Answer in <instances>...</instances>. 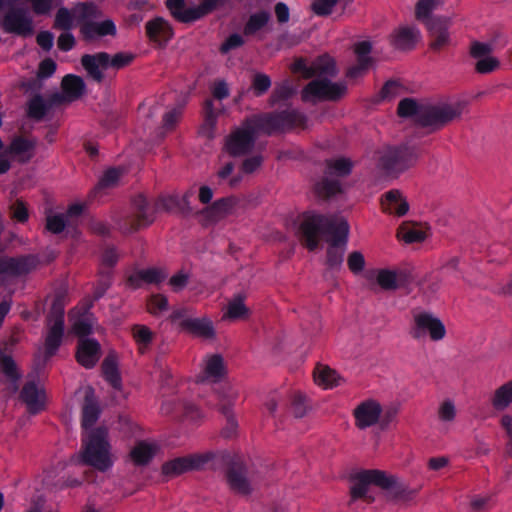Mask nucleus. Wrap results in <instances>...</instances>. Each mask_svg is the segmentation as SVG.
<instances>
[{
  "label": "nucleus",
  "mask_w": 512,
  "mask_h": 512,
  "mask_svg": "<svg viewBox=\"0 0 512 512\" xmlns=\"http://www.w3.org/2000/svg\"><path fill=\"white\" fill-rule=\"evenodd\" d=\"M56 70V63L52 59H45L39 65L38 75L41 78L50 77Z\"/></svg>",
  "instance_id": "774afa93"
},
{
  "label": "nucleus",
  "mask_w": 512,
  "mask_h": 512,
  "mask_svg": "<svg viewBox=\"0 0 512 512\" xmlns=\"http://www.w3.org/2000/svg\"><path fill=\"white\" fill-rule=\"evenodd\" d=\"M46 113V103L40 96L32 98L27 107V114L34 119H41Z\"/></svg>",
  "instance_id": "603ef678"
},
{
  "label": "nucleus",
  "mask_w": 512,
  "mask_h": 512,
  "mask_svg": "<svg viewBox=\"0 0 512 512\" xmlns=\"http://www.w3.org/2000/svg\"><path fill=\"white\" fill-rule=\"evenodd\" d=\"M102 371L105 379L115 388H121V378L119 375L117 361L115 356L109 355L102 364Z\"/></svg>",
  "instance_id": "c03bdc74"
},
{
  "label": "nucleus",
  "mask_w": 512,
  "mask_h": 512,
  "mask_svg": "<svg viewBox=\"0 0 512 512\" xmlns=\"http://www.w3.org/2000/svg\"><path fill=\"white\" fill-rule=\"evenodd\" d=\"M376 281L384 290H395L398 287V277L394 270L381 269L377 271Z\"/></svg>",
  "instance_id": "3c124183"
},
{
  "label": "nucleus",
  "mask_w": 512,
  "mask_h": 512,
  "mask_svg": "<svg viewBox=\"0 0 512 512\" xmlns=\"http://www.w3.org/2000/svg\"><path fill=\"white\" fill-rule=\"evenodd\" d=\"M133 57L130 54L125 53H118L115 54L113 57H110L108 55V63H107V69L109 67L120 69L126 65H128L132 61Z\"/></svg>",
  "instance_id": "0e129e2a"
},
{
  "label": "nucleus",
  "mask_w": 512,
  "mask_h": 512,
  "mask_svg": "<svg viewBox=\"0 0 512 512\" xmlns=\"http://www.w3.org/2000/svg\"><path fill=\"white\" fill-rule=\"evenodd\" d=\"M100 16V10L92 3H81L76 5L71 11L67 8H60L55 17V27L68 31L74 27L75 22H83L90 18Z\"/></svg>",
  "instance_id": "9b49d317"
},
{
  "label": "nucleus",
  "mask_w": 512,
  "mask_h": 512,
  "mask_svg": "<svg viewBox=\"0 0 512 512\" xmlns=\"http://www.w3.org/2000/svg\"><path fill=\"white\" fill-rule=\"evenodd\" d=\"M158 451V446L152 441H140L130 451V458L135 465L148 464Z\"/></svg>",
  "instance_id": "f704fd0d"
},
{
  "label": "nucleus",
  "mask_w": 512,
  "mask_h": 512,
  "mask_svg": "<svg viewBox=\"0 0 512 512\" xmlns=\"http://www.w3.org/2000/svg\"><path fill=\"white\" fill-rule=\"evenodd\" d=\"M291 69L305 78L317 77L311 81L302 92L305 101L337 100L347 92L344 82H333L328 77L337 73L334 59L328 55L318 57L310 66L303 59L296 60Z\"/></svg>",
  "instance_id": "f03ea898"
},
{
  "label": "nucleus",
  "mask_w": 512,
  "mask_h": 512,
  "mask_svg": "<svg viewBox=\"0 0 512 512\" xmlns=\"http://www.w3.org/2000/svg\"><path fill=\"white\" fill-rule=\"evenodd\" d=\"M280 128V116L262 115L246 120L226 137L224 150L232 156L247 154L254 147L259 132L271 134Z\"/></svg>",
  "instance_id": "20e7f679"
},
{
  "label": "nucleus",
  "mask_w": 512,
  "mask_h": 512,
  "mask_svg": "<svg viewBox=\"0 0 512 512\" xmlns=\"http://www.w3.org/2000/svg\"><path fill=\"white\" fill-rule=\"evenodd\" d=\"M148 311L153 315H158L167 310L168 301L162 295H154L150 298L147 304Z\"/></svg>",
  "instance_id": "bf43d9fd"
},
{
  "label": "nucleus",
  "mask_w": 512,
  "mask_h": 512,
  "mask_svg": "<svg viewBox=\"0 0 512 512\" xmlns=\"http://www.w3.org/2000/svg\"><path fill=\"white\" fill-rule=\"evenodd\" d=\"M364 255L359 251H353L348 255L347 265L349 270L354 274L361 273L365 268Z\"/></svg>",
  "instance_id": "6e6d98bb"
},
{
  "label": "nucleus",
  "mask_w": 512,
  "mask_h": 512,
  "mask_svg": "<svg viewBox=\"0 0 512 512\" xmlns=\"http://www.w3.org/2000/svg\"><path fill=\"white\" fill-rule=\"evenodd\" d=\"M64 302L62 299L54 301L47 319V335L45 338V352L52 356L59 348L64 334Z\"/></svg>",
  "instance_id": "1a4fd4ad"
},
{
  "label": "nucleus",
  "mask_w": 512,
  "mask_h": 512,
  "mask_svg": "<svg viewBox=\"0 0 512 512\" xmlns=\"http://www.w3.org/2000/svg\"><path fill=\"white\" fill-rule=\"evenodd\" d=\"M458 409L454 399L445 398L439 402L436 409V421L442 432H448L455 424Z\"/></svg>",
  "instance_id": "5701e85b"
},
{
  "label": "nucleus",
  "mask_w": 512,
  "mask_h": 512,
  "mask_svg": "<svg viewBox=\"0 0 512 512\" xmlns=\"http://www.w3.org/2000/svg\"><path fill=\"white\" fill-rule=\"evenodd\" d=\"M471 55L477 59L476 70L479 73L486 74L496 70L500 62L491 55L492 45L487 43L475 42L471 45Z\"/></svg>",
  "instance_id": "f3484780"
},
{
  "label": "nucleus",
  "mask_w": 512,
  "mask_h": 512,
  "mask_svg": "<svg viewBox=\"0 0 512 512\" xmlns=\"http://www.w3.org/2000/svg\"><path fill=\"white\" fill-rule=\"evenodd\" d=\"M234 170V164L230 161H222L220 167L217 170V178L220 182H225L231 188L239 185L242 180L240 175H232Z\"/></svg>",
  "instance_id": "49530a36"
},
{
  "label": "nucleus",
  "mask_w": 512,
  "mask_h": 512,
  "mask_svg": "<svg viewBox=\"0 0 512 512\" xmlns=\"http://www.w3.org/2000/svg\"><path fill=\"white\" fill-rule=\"evenodd\" d=\"M352 162L347 158H334L326 163L324 177L315 186L316 192L322 197L336 195L342 191L340 178L350 174Z\"/></svg>",
  "instance_id": "6e6552de"
},
{
  "label": "nucleus",
  "mask_w": 512,
  "mask_h": 512,
  "mask_svg": "<svg viewBox=\"0 0 512 512\" xmlns=\"http://www.w3.org/2000/svg\"><path fill=\"white\" fill-rule=\"evenodd\" d=\"M35 143L24 138H16L10 146L9 153L20 162H26L32 158Z\"/></svg>",
  "instance_id": "37998d69"
},
{
  "label": "nucleus",
  "mask_w": 512,
  "mask_h": 512,
  "mask_svg": "<svg viewBox=\"0 0 512 512\" xmlns=\"http://www.w3.org/2000/svg\"><path fill=\"white\" fill-rule=\"evenodd\" d=\"M72 331L81 338L90 334L93 329L94 319L89 314H83L79 318L74 319V314L71 313Z\"/></svg>",
  "instance_id": "8fccbe9b"
},
{
  "label": "nucleus",
  "mask_w": 512,
  "mask_h": 512,
  "mask_svg": "<svg viewBox=\"0 0 512 512\" xmlns=\"http://www.w3.org/2000/svg\"><path fill=\"white\" fill-rule=\"evenodd\" d=\"M37 266V259L33 256L22 258H0V274L18 276L28 273Z\"/></svg>",
  "instance_id": "412c9836"
},
{
  "label": "nucleus",
  "mask_w": 512,
  "mask_h": 512,
  "mask_svg": "<svg viewBox=\"0 0 512 512\" xmlns=\"http://www.w3.org/2000/svg\"><path fill=\"white\" fill-rule=\"evenodd\" d=\"M382 412V406L377 400L361 401L353 410L355 426L360 430L375 426L379 422Z\"/></svg>",
  "instance_id": "4468645a"
},
{
  "label": "nucleus",
  "mask_w": 512,
  "mask_h": 512,
  "mask_svg": "<svg viewBox=\"0 0 512 512\" xmlns=\"http://www.w3.org/2000/svg\"><path fill=\"white\" fill-rule=\"evenodd\" d=\"M79 462L91 466L100 472L110 470L115 462L108 431L98 427L82 435V447L77 456Z\"/></svg>",
  "instance_id": "39448f33"
},
{
  "label": "nucleus",
  "mask_w": 512,
  "mask_h": 512,
  "mask_svg": "<svg viewBox=\"0 0 512 512\" xmlns=\"http://www.w3.org/2000/svg\"><path fill=\"white\" fill-rule=\"evenodd\" d=\"M338 0H315L312 3V9L317 15H328Z\"/></svg>",
  "instance_id": "e2e57ef3"
},
{
  "label": "nucleus",
  "mask_w": 512,
  "mask_h": 512,
  "mask_svg": "<svg viewBox=\"0 0 512 512\" xmlns=\"http://www.w3.org/2000/svg\"><path fill=\"white\" fill-rule=\"evenodd\" d=\"M67 223V216L63 214H51L47 216L46 228L48 231L58 234L62 232Z\"/></svg>",
  "instance_id": "5fc2aeb1"
},
{
  "label": "nucleus",
  "mask_w": 512,
  "mask_h": 512,
  "mask_svg": "<svg viewBox=\"0 0 512 512\" xmlns=\"http://www.w3.org/2000/svg\"><path fill=\"white\" fill-rule=\"evenodd\" d=\"M262 164L261 156H252L244 160L242 164V171L244 173H253L255 172Z\"/></svg>",
  "instance_id": "338daca9"
},
{
  "label": "nucleus",
  "mask_w": 512,
  "mask_h": 512,
  "mask_svg": "<svg viewBox=\"0 0 512 512\" xmlns=\"http://www.w3.org/2000/svg\"><path fill=\"white\" fill-rule=\"evenodd\" d=\"M377 486L388 490L392 488H400L398 486V478L378 469L362 470L357 472L352 478L350 494L353 499L369 498L370 486Z\"/></svg>",
  "instance_id": "0eeeda50"
},
{
  "label": "nucleus",
  "mask_w": 512,
  "mask_h": 512,
  "mask_svg": "<svg viewBox=\"0 0 512 512\" xmlns=\"http://www.w3.org/2000/svg\"><path fill=\"white\" fill-rule=\"evenodd\" d=\"M146 33L151 41L159 45L166 43L173 36L170 25L162 18L148 21L146 23Z\"/></svg>",
  "instance_id": "2f4dec72"
},
{
  "label": "nucleus",
  "mask_w": 512,
  "mask_h": 512,
  "mask_svg": "<svg viewBox=\"0 0 512 512\" xmlns=\"http://www.w3.org/2000/svg\"><path fill=\"white\" fill-rule=\"evenodd\" d=\"M299 233L309 250L316 249L319 244V235L325 234L329 244L327 264L330 267H339L342 264L349 234V225L344 218H327L307 212L299 219Z\"/></svg>",
  "instance_id": "f257e3e1"
},
{
  "label": "nucleus",
  "mask_w": 512,
  "mask_h": 512,
  "mask_svg": "<svg viewBox=\"0 0 512 512\" xmlns=\"http://www.w3.org/2000/svg\"><path fill=\"white\" fill-rule=\"evenodd\" d=\"M133 338L141 353H144L153 341V332L145 325H135L132 328Z\"/></svg>",
  "instance_id": "a18cd8bd"
},
{
  "label": "nucleus",
  "mask_w": 512,
  "mask_h": 512,
  "mask_svg": "<svg viewBox=\"0 0 512 512\" xmlns=\"http://www.w3.org/2000/svg\"><path fill=\"white\" fill-rule=\"evenodd\" d=\"M397 238L407 244L418 243L426 238V233L420 225L404 222L398 228Z\"/></svg>",
  "instance_id": "a19ab883"
},
{
  "label": "nucleus",
  "mask_w": 512,
  "mask_h": 512,
  "mask_svg": "<svg viewBox=\"0 0 512 512\" xmlns=\"http://www.w3.org/2000/svg\"><path fill=\"white\" fill-rule=\"evenodd\" d=\"M307 401L306 397L301 394H296L292 401V413L295 417H303L307 412Z\"/></svg>",
  "instance_id": "680f3d73"
},
{
  "label": "nucleus",
  "mask_w": 512,
  "mask_h": 512,
  "mask_svg": "<svg viewBox=\"0 0 512 512\" xmlns=\"http://www.w3.org/2000/svg\"><path fill=\"white\" fill-rule=\"evenodd\" d=\"M420 39V32L415 27H400L391 35L392 44L398 49H411Z\"/></svg>",
  "instance_id": "72a5a7b5"
},
{
  "label": "nucleus",
  "mask_w": 512,
  "mask_h": 512,
  "mask_svg": "<svg viewBox=\"0 0 512 512\" xmlns=\"http://www.w3.org/2000/svg\"><path fill=\"white\" fill-rule=\"evenodd\" d=\"M21 397L32 413H37L44 408L46 396L39 384L28 382L21 392Z\"/></svg>",
  "instance_id": "393cba45"
},
{
  "label": "nucleus",
  "mask_w": 512,
  "mask_h": 512,
  "mask_svg": "<svg viewBox=\"0 0 512 512\" xmlns=\"http://www.w3.org/2000/svg\"><path fill=\"white\" fill-rule=\"evenodd\" d=\"M134 216L130 226H124V232H133L141 227L150 225L155 217L152 209L149 208L146 198L142 195L137 196L133 201Z\"/></svg>",
  "instance_id": "6ab92c4d"
},
{
  "label": "nucleus",
  "mask_w": 512,
  "mask_h": 512,
  "mask_svg": "<svg viewBox=\"0 0 512 512\" xmlns=\"http://www.w3.org/2000/svg\"><path fill=\"white\" fill-rule=\"evenodd\" d=\"M465 107L463 101L429 104L405 98L398 105V114L401 117H411L421 126L436 130L459 118Z\"/></svg>",
  "instance_id": "7ed1b4c3"
},
{
  "label": "nucleus",
  "mask_w": 512,
  "mask_h": 512,
  "mask_svg": "<svg viewBox=\"0 0 512 512\" xmlns=\"http://www.w3.org/2000/svg\"><path fill=\"white\" fill-rule=\"evenodd\" d=\"M426 24L430 38L431 48L440 50L451 44V33L449 31L452 24L450 17H435Z\"/></svg>",
  "instance_id": "dca6fc26"
},
{
  "label": "nucleus",
  "mask_w": 512,
  "mask_h": 512,
  "mask_svg": "<svg viewBox=\"0 0 512 512\" xmlns=\"http://www.w3.org/2000/svg\"><path fill=\"white\" fill-rule=\"evenodd\" d=\"M271 86V80L266 74H256L252 81V88L256 95H262Z\"/></svg>",
  "instance_id": "052dcab7"
},
{
  "label": "nucleus",
  "mask_w": 512,
  "mask_h": 512,
  "mask_svg": "<svg viewBox=\"0 0 512 512\" xmlns=\"http://www.w3.org/2000/svg\"><path fill=\"white\" fill-rule=\"evenodd\" d=\"M81 63L90 77L100 82L103 79V71L107 69L108 54L101 52L95 55H84Z\"/></svg>",
  "instance_id": "c756f323"
},
{
  "label": "nucleus",
  "mask_w": 512,
  "mask_h": 512,
  "mask_svg": "<svg viewBox=\"0 0 512 512\" xmlns=\"http://www.w3.org/2000/svg\"><path fill=\"white\" fill-rule=\"evenodd\" d=\"M182 412V416L189 421H197L203 417L202 412L190 403L176 402L174 399L166 400L161 406V412L164 415H170Z\"/></svg>",
  "instance_id": "c85d7f7f"
},
{
  "label": "nucleus",
  "mask_w": 512,
  "mask_h": 512,
  "mask_svg": "<svg viewBox=\"0 0 512 512\" xmlns=\"http://www.w3.org/2000/svg\"><path fill=\"white\" fill-rule=\"evenodd\" d=\"M240 200L236 197H227L214 202L203 211V216L211 222L217 221L230 214L239 206Z\"/></svg>",
  "instance_id": "bb28decb"
},
{
  "label": "nucleus",
  "mask_w": 512,
  "mask_h": 512,
  "mask_svg": "<svg viewBox=\"0 0 512 512\" xmlns=\"http://www.w3.org/2000/svg\"><path fill=\"white\" fill-rule=\"evenodd\" d=\"M410 336L417 341L440 342L447 334L444 322L432 311L416 308L412 310Z\"/></svg>",
  "instance_id": "423d86ee"
},
{
  "label": "nucleus",
  "mask_w": 512,
  "mask_h": 512,
  "mask_svg": "<svg viewBox=\"0 0 512 512\" xmlns=\"http://www.w3.org/2000/svg\"><path fill=\"white\" fill-rule=\"evenodd\" d=\"M62 88L65 98L72 101L84 94L85 83L79 76L67 75L62 81Z\"/></svg>",
  "instance_id": "79ce46f5"
},
{
  "label": "nucleus",
  "mask_w": 512,
  "mask_h": 512,
  "mask_svg": "<svg viewBox=\"0 0 512 512\" xmlns=\"http://www.w3.org/2000/svg\"><path fill=\"white\" fill-rule=\"evenodd\" d=\"M495 411L502 412L512 404V379L497 387L490 396Z\"/></svg>",
  "instance_id": "e433bc0d"
},
{
  "label": "nucleus",
  "mask_w": 512,
  "mask_h": 512,
  "mask_svg": "<svg viewBox=\"0 0 512 512\" xmlns=\"http://www.w3.org/2000/svg\"><path fill=\"white\" fill-rule=\"evenodd\" d=\"M94 18L83 20V26L81 28L82 34L87 39H94L106 35H114L116 27L111 20H105L103 22H93Z\"/></svg>",
  "instance_id": "473e14b6"
},
{
  "label": "nucleus",
  "mask_w": 512,
  "mask_h": 512,
  "mask_svg": "<svg viewBox=\"0 0 512 512\" xmlns=\"http://www.w3.org/2000/svg\"><path fill=\"white\" fill-rule=\"evenodd\" d=\"M221 410H222L223 414L226 417V425H225V427L222 430V434L226 438H231L237 432L238 423H237L234 415L230 411V409H228L227 407L223 406L221 408Z\"/></svg>",
  "instance_id": "4d7b16f0"
},
{
  "label": "nucleus",
  "mask_w": 512,
  "mask_h": 512,
  "mask_svg": "<svg viewBox=\"0 0 512 512\" xmlns=\"http://www.w3.org/2000/svg\"><path fill=\"white\" fill-rule=\"evenodd\" d=\"M371 48V43L368 41H361L355 44L354 52L357 56L358 64L348 70L349 77H358L369 67Z\"/></svg>",
  "instance_id": "c9c22d12"
},
{
  "label": "nucleus",
  "mask_w": 512,
  "mask_h": 512,
  "mask_svg": "<svg viewBox=\"0 0 512 512\" xmlns=\"http://www.w3.org/2000/svg\"><path fill=\"white\" fill-rule=\"evenodd\" d=\"M418 154L409 147L386 148L379 153V167L388 172H400L411 166Z\"/></svg>",
  "instance_id": "9d476101"
},
{
  "label": "nucleus",
  "mask_w": 512,
  "mask_h": 512,
  "mask_svg": "<svg viewBox=\"0 0 512 512\" xmlns=\"http://www.w3.org/2000/svg\"><path fill=\"white\" fill-rule=\"evenodd\" d=\"M4 28L7 32L28 36L33 33V23L25 10H12L4 18Z\"/></svg>",
  "instance_id": "a211bd4d"
},
{
  "label": "nucleus",
  "mask_w": 512,
  "mask_h": 512,
  "mask_svg": "<svg viewBox=\"0 0 512 512\" xmlns=\"http://www.w3.org/2000/svg\"><path fill=\"white\" fill-rule=\"evenodd\" d=\"M166 5L173 17L181 22H191L199 19L196 6L187 7L185 0H167Z\"/></svg>",
  "instance_id": "58836bf2"
},
{
  "label": "nucleus",
  "mask_w": 512,
  "mask_h": 512,
  "mask_svg": "<svg viewBox=\"0 0 512 512\" xmlns=\"http://www.w3.org/2000/svg\"><path fill=\"white\" fill-rule=\"evenodd\" d=\"M85 402L82 409V428L83 434H87L91 430H95L93 425L96 423L100 409L94 397V390L91 387L82 389Z\"/></svg>",
  "instance_id": "4be33fe9"
},
{
  "label": "nucleus",
  "mask_w": 512,
  "mask_h": 512,
  "mask_svg": "<svg viewBox=\"0 0 512 512\" xmlns=\"http://www.w3.org/2000/svg\"><path fill=\"white\" fill-rule=\"evenodd\" d=\"M381 208L384 213L402 217L409 211L407 197L400 190H390L382 195Z\"/></svg>",
  "instance_id": "aec40b11"
},
{
  "label": "nucleus",
  "mask_w": 512,
  "mask_h": 512,
  "mask_svg": "<svg viewBox=\"0 0 512 512\" xmlns=\"http://www.w3.org/2000/svg\"><path fill=\"white\" fill-rule=\"evenodd\" d=\"M244 44L243 37L239 34L230 35L226 41L221 45V52L227 53L230 50L236 49Z\"/></svg>",
  "instance_id": "69168bd1"
},
{
  "label": "nucleus",
  "mask_w": 512,
  "mask_h": 512,
  "mask_svg": "<svg viewBox=\"0 0 512 512\" xmlns=\"http://www.w3.org/2000/svg\"><path fill=\"white\" fill-rule=\"evenodd\" d=\"M210 456L207 454H192L184 457H178L167 461L162 466V472L168 477H175L182 473L202 468Z\"/></svg>",
  "instance_id": "2eb2a0df"
},
{
  "label": "nucleus",
  "mask_w": 512,
  "mask_h": 512,
  "mask_svg": "<svg viewBox=\"0 0 512 512\" xmlns=\"http://www.w3.org/2000/svg\"><path fill=\"white\" fill-rule=\"evenodd\" d=\"M165 276L164 272L155 268L143 269L132 273L128 278V284L136 289L144 284L159 283Z\"/></svg>",
  "instance_id": "4c0bfd02"
},
{
  "label": "nucleus",
  "mask_w": 512,
  "mask_h": 512,
  "mask_svg": "<svg viewBox=\"0 0 512 512\" xmlns=\"http://www.w3.org/2000/svg\"><path fill=\"white\" fill-rule=\"evenodd\" d=\"M445 0H419L416 6V16L419 20L427 23L432 18L431 13L439 9Z\"/></svg>",
  "instance_id": "09e8293b"
},
{
  "label": "nucleus",
  "mask_w": 512,
  "mask_h": 512,
  "mask_svg": "<svg viewBox=\"0 0 512 512\" xmlns=\"http://www.w3.org/2000/svg\"><path fill=\"white\" fill-rule=\"evenodd\" d=\"M122 176V170L117 168H112L107 170L99 182V187L101 188H109L115 186Z\"/></svg>",
  "instance_id": "13d9d810"
},
{
  "label": "nucleus",
  "mask_w": 512,
  "mask_h": 512,
  "mask_svg": "<svg viewBox=\"0 0 512 512\" xmlns=\"http://www.w3.org/2000/svg\"><path fill=\"white\" fill-rule=\"evenodd\" d=\"M314 381L322 389H333L342 385L345 380L338 372L327 365L319 364L314 370Z\"/></svg>",
  "instance_id": "cd10ccee"
},
{
  "label": "nucleus",
  "mask_w": 512,
  "mask_h": 512,
  "mask_svg": "<svg viewBox=\"0 0 512 512\" xmlns=\"http://www.w3.org/2000/svg\"><path fill=\"white\" fill-rule=\"evenodd\" d=\"M173 321H179L180 326L189 333L204 339H213L215 329L212 321L207 317L192 318L186 316L185 310H176L171 314Z\"/></svg>",
  "instance_id": "f8f14e48"
},
{
  "label": "nucleus",
  "mask_w": 512,
  "mask_h": 512,
  "mask_svg": "<svg viewBox=\"0 0 512 512\" xmlns=\"http://www.w3.org/2000/svg\"><path fill=\"white\" fill-rule=\"evenodd\" d=\"M227 375V367L220 354L207 355L201 363L200 372L196 382L202 384H215L221 382Z\"/></svg>",
  "instance_id": "ddd939ff"
},
{
  "label": "nucleus",
  "mask_w": 512,
  "mask_h": 512,
  "mask_svg": "<svg viewBox=\"0 0 512 512\" xmlns=\"http://www.w3.org/2000/svg\"><path fill=\"white\" fill-rule=\"evenodd\" d=\"M0 369L13 382L19 377L14 361L2 351H0Z\"/></svg>",
  "instance_id": "864d4df0"
},
{
  "label": "nucleus",
  "mask_w": 512,
  "mask_h": 512,
  "mask_svg": "<svg viewBox=\"0 0 512 512\" xmlns=\"http://www.w3.org/2000/svg\"><path fill=\"white\" fill-rule=\"evenodd\" d=\"M249 308L245 304V296L237 294L232 297L223 310L222 320L236 321L248 318Z\"/></svg>",
  "instance_id": "7c9ffc66"
},
{
  "label": "nucleus",
  "mask_w": 512,
  "mask_h": 512,
  "mask_svg": "<svg viewBox=\"0 0 512 512\" xmlns=\"http://www.w3.org/2000/svg\"><path fill=\"white\" fill-rule=\"evenodd\" d=\"M218 112L213 107V101L207 100L204 105V121L199 128V134L207 139L215 135Z\"/></svg>",
  "instance_id": "ea45409f"
},
{
  "label": "nucleus",
  "mask_w": 512,
  "mask_h": 512,
  "mask_svg": "<svg viewBox=\"0 0 512 512\" xmlns=\"http://www.w3.org/2000/svg\"><path fill=\"white\" fill-rule=\"evenodd\" d=\"M76 358L85 368H92L100 358V345L94 339L81 338L78 343Z\"/></svg>",
  "instance_id": "b1692460"
},
{
  "label": "nucleus",
  "mask_w": 512,
  "mask_h": 512,
  "mask_svg": "<svg viewBox=\"0 0 512 512\" xmlns=\"http://www.w3.org/2000/svg\"><path fill=\"white\" fill-rule=\"evenodd\" d=\"M246 467L243 463H234L227 473V482L230 488L239 494H248L251 490L250 482L246 477Z\"/></svg>",
  "instance_id": "a878e982"
},
{
  "label": "nucleus",
  "mask_w": 512,
  "mask_h": 512,
  "mask_svg": "<svg viewBox=\"0 0 512 512\" xmlns=\"http://www.w3.org/2000/svg\"><path fill=\"white\" fill-rule=\"evenodd\" d=\"M270 20V14L267 11H259L256 13H253L245 27H244V34L245 35H253L256 32H258L260 29H262L264 26L268 24Z\"/></svg>",
  "instance_id": "de8ad7c7"
}]
</instances>
